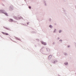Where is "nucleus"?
I'll list each match as a JSON object with an SVG mask.
<instances>
[{
	"label": "nucleus",
	"instance_id": "nucleus-13",
	"mask_svg": "<svg viewBox=\"0 0 76 76\" xmlns=\"http://www.w3.org/2000/svg\"><path fill=\"white\" fill-rule=\"evenodd\" d=\"M56 31V29L55 30V31H54L53 32H55V31Z\"/></svg>",
	"mask_w": 76,
	"mask_h": 76
},
{
	"label": "nucleus",
	"instance_id": "nucleus-3",
	"mask_svg": "<svg viewBox=\"0 0 76 76\" xmlns=\"http://www.w3.org/2000/svg\"><path fill=\"white\" fill-rule=\"evenodd\" d=\"M2 34H4V35H9L7 33H4V32H2Z\"/></svg>",
	"mask_w": 76,
	"mask_h": 76
},
{
	"label": "nucleus",
	"instance_id": "nucleus-11",
	"mask_svg": "<svg viewBox=\"0 0 76 76\" xmlns=\"http://www.w3.org/2000/svg\"><path fill=\"white\" fill-rule=\"evenodd\" d=\"M65 64V65H67V64H68V63H66V64Z\"/></svg>",
	"mask_w": 76,
	"mask_h": 76
},
{
	"label": "nucleus",
	"instance_id": "nucleus-12",
	"mask_svg": "<svg viewBox=\"0 0 76 76\" xmlns=\"http://www.w3.org/2000/svg\"><path fill=\"white\" fill-rule=\"evenodd\" d=\"M29 9H31V7H29Z\"/></svg>",
	"mask_w": 76,
	"mask_h": 76
},
{
	"label": "nucleus",
	"instance_id": "nucleus-10",
	"mask_svg": "<svg viewBox=\"0 0 76 76\" xmlns=\"http://www.w3.org/2000/svg\"><path fill=\"white\" fill-rule=\"evenodd\" d=\"M51 56H52L51 55H50V56H49V58L51 57Z\"/></svg>",
	"mask_w": 76,
	"mask_h": 76
},
{
	"label": "nucleus",
	"instance_id": "nucleus-4",
	"mask_svg": "<svg viewBox=\"0 0 76 76\" xmlns=\"http://www.w3.org/2000/svg\"><path fill=\"white\" fill-rule=\"evenodd\" d=\"M10 22H13V20L12 19H10L9 20Z\"/></svg>",
	"mask_w": 76,
	"mask_h": 76
},
{
	"label": "nucleus",
	"instance_id": "nucleus-9",
	"mask_svg": "<svg viewBox=\"0 0 76 76\" xmlns=\"http://www.w3.org/2000/svg\"><path fill=\"white\" fill-rule=\"evenodd\" d=\"M49 27H50V28H52V26L51 25H50Z\"/></svg>",
	"mask_w": 76,
	"mask_h": 76
},
{
	"label": "nucleus",
	"instance_id": "nucleus-2",
	"mask_svg": "<svg viewBox=\"0 0 76 76\" xmlns=\"http://www.w3.org/2000/svg\"><path fill=\"white\" fill-rule=\"evenodd\" d=\"M57 60H55L54 61H53V63H57Z\"/></svg>",
	"mask_w": 76,
	"mask_h": 76
},
{
	"label": "nucleus",
	"instance_id": "nucleus-14",
	"mask_svg": "<svg viewBox=\"0 0 76 76\" xmlns=\"http://www.w3.org/2000/svg\"><path fill=\"white\" fill-rule=\"evenodd\" d=\"M64 54H65L66 55V53H65Z\"/></svg>",
	"mask_w": 76,
	"mask_h": 76
},
{
	"label": "nucleus",
	"instance_id": "nucleus-15",
	"mask_svg": "<svg viewBox=\"0 0 76 76\" xmlns=\"http://www.w3.org/2000/svg\"><path fill=\"white\" fill-rule=\"evenodd\" d=\"M27 24L28 25V23H27Z\"/></svg>",
	"mask_w": 76,
	"mask_h": 76
},
{
	"label": "nucleus",
	"instance_id": "nucleus-6",
	"mask_svg": "<svg viewBox=\"0 0 76 76\" xmlns=\"http://www.w3.org/2000/svg\"><path fill=\"white\" fill-rule=\"evenodd\" d=\"M4 14H5V15H6V16H8V15H7V13H4Z\"/></svg>",
	"mask_w": 76,
	"mask_h": 76
},
{
	"label": "nucleus",
	"instance_id": "nucleus-8",
	"mask_svg": "<svg viewBox=\"0 0 76 76\" xmlns=\"http://www.w3.org/2000/svg\"><path fill=\"white\" fill-rule=\"evenodd\" d=\"M16 39L17 40H19V39L18 38H16Z\"/></svg>",
	"mask_w": 76,
	"mask_h": 76
},
{
	"label": "nucleus",
	"instance_id": "nucleus-7",
	"mask_svg": "<svg viewBox=\"0 0 76 76\" xmlns=\"http://www.w3.org/2000/svg\"><path fill=\"white\" fill-rule=\"evenodd\" d=\"M59 33H60V32H61V30H59Z\"/></svg>",
	"mask_w": 76,
	"mask_h": 76
},
{
	"label": "nucleus",
	"instance_id": "nucleus-5",
	"mask_svg": "<svg viewBox=\"0 0 76 76\" xmlns=\"http://www.w3.org/2000/svg\"><path fill=\"white\" fill-rule=\"evenodd\" d=\"M15 19H19V17H14Z\"/></svg>",
	"mask_w": 76,
	"mask_h": 76
},
{
	"label": "nucleus",
	"instance_id": "nucleus-1",
	"mask_svg": "<svg viewBox=\"0 0 76 76\" xmlns=\"http://www.w3.org/2000/svg\"><path fill=\"white\" fill-rule=\"evenodd\" d=\"M41 42L42 44H43V45H46V43H45V42H44L42 41H41Z\"/></svg>",
	"mask_w": 76,
	"mask_h": 76
}]
</instances>
